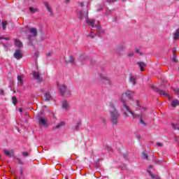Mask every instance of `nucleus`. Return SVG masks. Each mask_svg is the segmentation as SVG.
<instances>
[{
	"label": "nucleus",
	"mask_w": 179,
	"mask_h": 179,
	"mask_svg": "<svg viewBox=\"0 0 179 179\" xmlns=\"http://www.w3.org/2000/svg\"><path fill=\"white\" fill-rule=\"evenodd\" d=\"M132 96H134V92L131 91H127L126 92L122 94L120 101L122 103V110L124 111V115H126V117H129L130 114L132 118L135 120V118H138V115H136L135 113H134V112L131 111V110H129V107H128L127 105L128 101L132 100Z\"/></svg>",
	"instance_id": "obj_1"
},
{
	"label": "nucleus",
	"mask_w": 179,
	"mask_h": 179,
	"mask_svg": "<svg viewBox=\"0 0 179 179\" xmlns=\"http://www.w3.org/2000/svg\"><path fill=\"white\" fill-rule=\"evenodd\" d=\"M109 107L110 120L112 124L117 125V124H118V117H120V113H118V111H117V109L114 107L113 102L109 103Z\"/></svg>",
	"instance_id": "obj_2"
},
{
	"label": "nucleus",
	"mask_w": 179,
	"mask_h": 179,
	"mask_svg": "<svg viewBox=\"0 0 179 179\" xmlns=\"http://www.w3.org/2000/svg\"><path fill=\"white\" fill-rule=\"evenodd\" d=\"M57 87H59V92L62 96H71V91L66 87L65 84H62L59 86V83H57Z\"/></svg>",
	"instance_id": "obj_3"
},
{
	"label": "nucleus",
	"mask_w": 179,
	"mask_h": 179,
	"mask_svg": "<svg viewBox=\"0 0 179 179\" xmlns=\"http://www.w3.org/2000/svg\"><path fill=\"white\" fill-rule=\"evenodd\" d=\"M140 110L141 111V113L138 115V116L139 117L140 123L142 124V125H146V124L145 123V118H146V111H148V109L146 108V107L143 106L141 107Z\"/></svg>",
	"instance_id": "obj_4"
},
{
	"label": "nucleus",
	"mask_w": 179,
	"mask_h": 179,
	"mask_svg": "<svg viewBox=\"0 0 179 179\" xmlns=\"http://www.w3.org/2000/svg\"><path fill=\"white\" fill-rule=\"evenodd\" d=\"M86 23L92 27V29L94 27L96 29H100V22H99V21H96L94 19H87Z\"/></svg>",
	"instance_id": "obj_5"
},
{
	"label": "nucleus",
	"mask_w": 179,
	"mask_h": 179,
	"mask_svg": "<svg viewBox=\"0 0 179 179\" xmlns=\"http://www.w3.org/2000/svg\"><path fill=\"white\" fill-rule=\"evenodd\" d=\"M37 36V29L36 28H30L29 31L28 40L30 43H31V40L34 38V37Z\"/></svg>",
	"instance_id": "obj_6"
},
{
	"label": "nucleus",
	"mask_w": 179,
	"mask_h": 179,
	"mask_svg": "<svg viewBox=\"0 0 179 179\" xmlns=\"http://www.w3.org/2000/svg\"><path fill=\"white\" fill-rule=\"evenodd\" d=\"M32 75H33V77L36 79V80L38 83H41V82H43V78L40 75V72H38V71H34L32 73Z\"/></svg>",
	"instance_id": "obj_7"
},
{
	"label": "nucleus",
	"mask_w": 179,
	"mask_h": 179,
	"mask_svg": "<svg viewBox=\"0 0 179 179\" xmlns=\"http://www.w3.org/2000/svg\"><path fill=\"white\" fill-rule=\"evenodd\" d=\"M14 58H15L16 59H20L23 58V54L22 53L21 50H15V52L14 53Z\"/></svg>",
	"instance_id": "obj_8"
},
{
	"label": "nucleus",
	"mask_w": 179,
	"mask_h": 179,
	"mask_svg": "<svg viewBox=\"0 0 179 179\" xmlns=\"http://www.w3.org/2000/svg\"><path fill=\"white\" fill-rule=\"evenodd\" d=\"M61 107L63 110H69L71 106H69V103H68L66 100H63L61 102Z\"/></svg>",
	"instance_id": "obj_9"
},
{
	"label": "nucleus",
	"mask_w": 179,
	"mask_h": 179,
	"mask_svg": "<svg viewBox=\"0 0 179 179\" xmlns=\"http://www.w3.org/2000/svg\"><path fill=\"white\" fill-rule=\"evenodd\" d=\"M3 152L8 157H13V156H15L13 150H3Z\"/></svg>",
	"instance_id": "obj_10"
},
{
	"label": "nucleus",
	"mask_w": 179,
	"mask_h": 179,
	"mask_svg": "<svg viewBox=\"0 0 179 179\" xmlns=\"http://www.w3.org/2000/svg\"><path fill=\"white\" fill-rule=\"evenodd\" d=\"M158 93L162 96V97H167L169 100H171V96H169V92H164L162 90H158Z\"/></svg>",
	"instance_id": "obj_11"
},
{
	"label": "nucleus",
	"mask_w": 179,
	"mask_h": 179,
	"mask_svg": "<svg viewBox=\"0 0 179 179\" xmlns=\"http://www.w3.org/2000/svg\"><path fill=\"white\" fill-rule=\"evenodd\" d=\"M89 12L87 10L86 13H83L82 10L77 11V15H78L80 19H83V17H87Z\"/></svg>",
	"instance_id": "obj_12"
},
{
	"label": "nucleus",
	"mask_w": 179,
	"mask_h": 179,
	"mask_svg": "<svg viewBox=\"0 0 179 179\" xmlns=\"http://www.w3.org/2000/svg\"><path fill=\"white\" fill-rule=\"evenodd\" d=\"M40 127H45L47 125V121L43 117H39Z\"/></svg>",
	"instance_id": "obj_13"
},
{
	"label": "nucleus",
	"mask_w": 179,
	"mask_h": 179,
	"mask_svg": "<svg viewBox=\"0 0 179 179\" xmlns=\"http://www.w3.org/2000/svg\"><path fill=\"white\" fill-rule=\"evenodd\" d=\"M80 125V122L79 120H78L76 124H73L72 129L73 131H78V129H79Z\"/></svg>",
	"instance_id": "obj_14"
},
{
	"label": "nucleus",
	"mask_w": 179,
	"mask_h": 179,
	"mask_svg": "<svg viewBox=\"0 0 179 179\" xmlns=\"http://www.w3.org/2000/svg\"><path fill=\"white\" fill-rule=\"evenodd\" d=\"M171 107H177V106H179V100L178 99H174L171 103Z\"/></svg>",
	"instance_id": "obj_15"
},
{
	"label": "nucleus",
	"mask_w": 179,
	"mask_h": 179,
	"mask_svg": "<svg viewBox=\"0 0 179 179\" xmlns=\"http://www.w3.org/2000/svg\"><path fill=\"white\" fill-rule=\"evenodd\" d=\"M15 45L16 47H23V43H22V42L17 39H15Z\"/></svg>",
	"instance_id": "obj_16"
},
{
	"label": "nucleus",
	"mask_w": 179,
	"mask_h": 179,
	"mask_svg": "<svg viewBox=\"0 0 179 179\" xmlns=\"http://www.w3.org/2000/svg\"><path fill=\"white\" fill-rule=\"evenodd\" d=\"M137 64L140 67L141 71H143L145 66H146V64H145L144 62H137Z\"/></svg>",
	"instance_id": "obj_17"
},
{
	"label": "nucleus",
	"mask_w": 179,
	"mask_h": 179,
	"mask_svg": "<svg viewBox=\"0 0 179 179\" xmlns=\"http://www.w3.org/2000/svg\"><path fill=\"white\" fill-rule=\"evenodd\" d=\"M1 27L3 30H6V26L8 25V22L6 21H3L1 23Z\"/></svg>",
	"instance_id": "obj_18"
},
{
	"label": "nucleus",
	"mask_w": 179,
	"mask_h": 179,
	"mask_svg": "<svg viewBox=\"0 0 179 179\" xmlns=\"http://www.w3.org/2000/svg\"><path fill=\"white\" fill-rule=\"evenodd\" d=\"M179 38V30H177L174 34H173V40H178Z\"/></svg>",
	"instance_id": "obj_19"
},
{
	"label": "nucleus",
	"mask_w": 179,
	"mask_h": 179,
	"mask_svg": "<svg viewBox=\"0 0 179 179\" xmlns=\"http://www.w3.org/2000/svg\"><path fill=\"white\" fill-rule=\"evenodd\" d=\"M17 80L21 85H23V75L18 76Z\"/></svg>",
	"instance_id": "obj_20"
},
{
	"label": "nucleus",
	"mask_w": 179,
	"mask_h": 179,
	"mask_svg": "<svg viewBox=\"0 0 179 179\" xmlns=\"http://www.w3.org/2000/svg\"><path fill=\"white\" fill-rule=\"evenodd\" d=\"M129 80H130L131 83H132L133 85H135V83H136V80L135 79V77H134V76H130Z\"/></svg>",
	"instance_id": "obj_21"
},
{
	"label": "nucleus",
	"mask_w": 179,
	"mask_h": 179,
	"mask_svg": "<svg viewBox=\"0 0 179 179\" xmlns=\"http://www.w3.org/2000/svg\"><path fill=\"white\" fill-rule=\"evenodd\" d=\"M51 99V94L50 93H45V100L48 101Z\"/></svg>",
	"instance_id": "obj_22"
},
{
	"label": "nucleus",
	"mask_w": 179,
	"mask_h": 179,
	"mask_svg": "<svg viewBox=\"0 0 179 179\" xmlns=\"http://www.w3.org/2000/svg\"><path fill=\"white\" fill-rule=\"evenodd\" d=\"M30 13H36V12H37V8H34V7H31L29 8Z\"/></svg>",
	"instance_id": "obj_23"
},
{
	"label": "nucleus",
	"mask_w": 179,
	"mask_h": 179,
	"mask_svg": "<svg viewBox=\"0 0 179 179\" xmlns=\"http://www.w3.org/2000/svg\"><path fill=\"white\" fill-rule=\"evenodd\" d=\"M134 51L136 54H138V55H142V52H141V50H139L138 48L135 49Z\"/></svg>",
	"instance_id": "obj_24"
},
{
	"label": "nucleus",
	"mask_w": 179,
	"mask_h": 179,
	"mask_svg": "<svg viewBox=\"0 0 179 179\" xmlns=\"http://www.w3.org/2000/svg\"><path fill=\"white\" fill-rule=\"evenodd\" d=\"M12 101H13V103H14V105H16V103H17V99H16V97L13 96Z\"/></svg>",
	"instance_id": "obj_25"
},
{
	"label": "nucleus",
	"mask_w": 179,
	"mask_h": 179,
	"mask_svg": "<svg viewBox=\"0 0 179 179\" xmlns=\"http://www.w3.org/2000/svg\"><path fill=\"white\" fill-rule=\"evenodd\" d=\"M119 51H122V50H125V46L124 45H121L118 47Z\"/></svg>",
	"instance_id": "obj_26"
},
{
	"label": "nucleus",
	"mask_w": 179,
	"mask_h": 179,
	"mask_svg": "<svg viewBox=\"0 0 179 179\" xmlns=\"http://www.w3.org/2000/svg\"><path fill=\"white\" fill-rule=\"evenodd\" d=\"M65 124L64 122H61L60 123L58 124L57 126V128H59V127H63V125Z\"/></svg>",
	"instance_id": "obj_27"
},
{
	"label": "nucleus",
	"mask_w": 179,
	"mask_h": 179,
	"mask_svg": "<svg viewBox=\"0 0 179 179\" xmlns=\"http://www.w3.org/2000/svg\"><path fill=\"white\" fill-rule=\"evenodd\" d=\"M179 124H173V128H174V129H179Z\"/></svg>",
	"instance_id": "obj_28"
},
{
	"label": "nucleus",
	"mask_w": 179,
	"mask_h": 179,
	"mask_svg": "<svg viewBox=\"0 0 179 179\" xmlns=\"http://www.w3.org/2000/svg\"><path fill=\"white\" fill-rule=\"evenodd\" d=\"M142 159H148V155L145 152H143Z\"/></svg>",
	"instance_id": "obj_29"
},
{
	"label": "nucleus",
	"mask_w": 179,
	"mask_h": 179,
	"mask_svg": "<svg viewBox=\"0 0 179 179\" xmlns=\"http://www.w3.org/2000/svg\"><path fill=\"white\" fill-rule=\"evenodd\" d=\"M46 8H47L48 12H50L51 13V8L50 7V6L48 4H46Z\"/></svg>",
	"instance_id": "obj_30"
},
{
	"label": "nucleus",
	"mask_w": 179,
	"mask_h": 179,
	"mask_svg": "<svg viewBox=\"0 0 179 179\" xmlns=\"http://www.w3.org/2000/svg\"><path fill=\"white\" fill-rule=\"evenodd\" d=\"M127 57H134V52H130L127 54Z\"/></svg>",
	"instance_id": "obj_31"
},
{
	"label": "nucleus",
	"mask_w": 179,
	"mask_h": 179,
	"mask_svg": "<svg viewBox=\"0 0 179 179\" xmlns=\"http://www.w3.org/2000/svg\"><path fill=\"white\" fill-rule=\"evenodd\" d=\"M157 145L159 148H163V143H157Z\"/></svg>",
	"instance_id": "obj_32"
},
{
	"label": "nucleus",
	"mask_w": 179,
	"mask_h": 179,
	"mask_svg": "<svg viewBox=\"0 0 179 179\" xmlns=\"http://www.w3.org/2000/svg\"><path fill=\"white\" fill-rule=\"evenodd\" d=\"M17 162H18V163L20 164H22L23 163L22 162V159H19V158H17Z\"/></svg>",
	"instance_id": "obj_33"
},
{
	"label": "nucleus",
	"mask_w": 179,
	"mask_h": 179,
	"mask_svg": "<svg viewBox=\"0 0 179 179\" xmlns=\"http://www.w3.org/2000/svg\"><path fill=\"white\" fill-rule=\"evenodd\" d=\"M22 156H24V157L29 156V153L28 152H22Z\"/></svg>",
	"instance_id": "obj_34"
},
{
	"label": "nucleus",
	"mask_w": 179,
	"mask_h": 179,
	"mask_svg": "<svg viewBox=\"0 0 179 179\" xmlns=\"http://www.w3.org/2000/svg\"><path fill=\"white\" fill-rule=\"evenodd\" d=\"M175 93H177L178 94H179V90L178 89L175 90Z\"/></svg>",
	"instance_id": "obj_35"
},
{
	"label": "nucleus",
	"mask_w": 179,
	"mask_h": 179,
	"mask_svg": "<svg viewBox=\"0 0 179 179\" xmlns=\"http://www.w3.org/2000/svg\"><path fill=\"white\" fill-rule=\"evenodd\" d=\"M0 94H3V90H0Z\"/></svg>",
	"instance_id": "obj_36"
},
{
	"label": "nucleus",
	"mask_w": 179,
	"mask_h": 179,
	"mask_svg": "<svg viewBox=\"0 0 179 179\" xmlns=\"http://www.w3.org/2000/svg\"><path fill=\"white\" fill-rule=\"evenodd\" d=\"M71 59H70V62H71L72 64H73V58H72V57H71Z\"/></svg>",
	"instance_id": "obj_37"
},
{
	"label": "nucleus",
	"mask_w": 179,
	"mask_h": 179,
	"mask_svg": "<svg viewBox=\"0 0 179 179\" xmlns=\"http://www.w3.org/2000/svg\"><path fill=\"white\" fill-rule=\"evenodd\" d=\"M79 6H81V8H82V6H83V3H80Z\"/></svg>",
	"instance_id": "obj_38"
},
{
	"label": "nucleus",
	"mask_w": 179,
	"mask_h": 179,
	"mask_svg": "<svg viewBox=\"0 0 179 179\" xmlns=\"http://www.w3.org/2000/svg\"><path fill=\"white\" fill-rule=\"evenodd\" d=\"M19 111H20V113H22L23 111V109L22 108H20Z\"/></svg>",
	"instance_id": "obj_39"
},
{
	"label": "nucleus",
	"mask_w": 179,
	"mask_h": 179,
	"mask_svg": "<svg viewBox=\"0 0 179 179\" xmlns=\"http://www.w3.org/2000/svg\"><path fill=\"white\" fill-rule=\"evenodd\" d=\"M68 2H69V0H65L66 3H68Z\"/></svg>",
	"instance_id": "obj_40"
},
{
	"label": "nucleus",
	"mask_w": 179,
	"mask_h": 179,
	"mask_svg": "<svg viewBox=\"0 0 179 179\" xmlns=\"http://www.w3.org/2000/svg\"><path fill=\"white\" fill-rule=\"evenodd\" d=\"M101 78H102V79H106V77L104 76H101Z\"/></svg>",
	"instance_id": "obj_41"
},
{
	"label": "nucleus",
	"mask_w": 179,
	"mask_h": 179,
	"mask_svg": "<svg viewBox=\"0 0 179 179\" xmlns=\"http://www.w3.org/2000/svg\"><path fill=\"white\" fill-rule=\"evenodd\" d=\"M176 57L173 58V62H176Z\"/></svg>",
	"instance_id": "obj_42"
},
{
	"label": "nucleus",
	"mask_w": 179,
	"mask_h": 179,
	"mask_svg": "<svg viewBox=\"0 0 179 179\" xmlns=\"http://www.w3.org/2000/svg\"><path fill=\"white\" fill-rule=\"evenodd\" d=\"M136 103H137V106H139V102H138V101H136Z\"/></svg>",
	"instance_id": "obj_43"
},
{
	"label": "nucleus",
	"mask_w": 179,
	"mask_h": 179,
	"mask_svg": "<svg viewBox=\"0 0 179 179\" xmlns=\"http://www.w3.org/2000/svg\"><path fill=\"white\" fill-rule=\"evenodd\" d=\"M5 40H9V38H6Z\"/></svg>",
	"instance_id": "obj_44"
},
{
	"label": "nucleus",
	"mask_w": 179,
	"mask_h": 179,
	"mask_svg": "<svg viewBox=\"0 0 179 179\" xmlns=\"http://www.w3.org/2000/svg\"><path fill=\"white\" fill-rule=\"evenodd\" d=\"M3 38H0V40H3Z\"/></svg>",
	"instance_id": "obj_45"
},
{
	"label": "nucleus",
	"mask_w": 179,
	"mask_h": 179,
	"mask_svg": "<svg viewBox=\"0 0 179 179\" xmlns=\"http://www.w3.org/2000/svg\"><path fill=\"white\" fill-rule=\"evenodd\" d=\"M103 122H104V121H106V120H104V119H103Z\"/></svg>",
	"instance_id": "obj_46"
},
{
	"label": "nucleus",
	"mask_w": 179,
	"mask_h": 179,
	"mask_svg": "<svg viewBox=\"0 0 179 179\" xmlns=\"http://www.w3.org/2000/svg\"><path fill=\"white\" fill-rule=\"evenodd\" d=\"M38 57V55H36V57Z\"/></svg>",
	"instance_id": "obj_47"
}]
</instances>
